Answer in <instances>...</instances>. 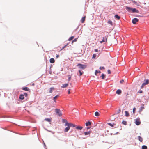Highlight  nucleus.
Instances as JSON below:
<instances>
[{
    "mask_svg": "<svg viewBox=\"0 0 149 149\" xmlns=\"http://www.w3.org/2000/svg\"><path fill=\"white\" fill-rule=\"evenodd\" d=\"M55 112L56 113V114L58 115L59 116H62V114L61 111L59 109H55Z\"/></svg>",
    "mask_w": 149,
    "mask_h": 149,
    "instance_id": "obj_1",
    "label": "nucleus"
},
{
    "mask_svg": "<svg viewBox=\"0 0 149 149\" xmlns=\"http://www.w3.org/2000/svg\"><path fill=\"white\" fill-rule=\"evenodd\" d=\"M77 66L79 67V68L84 69L86 67V65H83L79 63L77 65Z\"/></svg>",
    "mask_w": 149,
    "mask_h": 149,
    "instance_id": "obj_2",
    "label": "nucleus"
},
{
    "mask_svg": "<svg viewBox=\"0 0 149 149\" xmlns=\"http://www.w3.org/2000/svg\"><path fill=\"white\" fill-rule=\"evenodd\" d=\"M108 37V35H106L105 36L103 37V40L102 41H100V42L101 43H102L103 42H107V39Z\"/></svg>",
    "mask_w": 149,
    "mask_h": 149,
    "instance_id": "obj_3",
    "label": "nucleus"
},
{
    "mask_svg": "<svg viewBox=\"0 0 149 149\" xmlns=\"http://www.w3.org/2000/svg\"><path fill=\"white\" fill-rule=\"evenodd\" d=\"M149 84V80L148 79H147L145 80V82L143 83L141 87V88H142L143 87Z\"/></svg>",
    "mask_w": 149,
    "mask_h": 149,
    "instance_id": "obj_4",
    "label": "nucleus"
},
{
    "mask_svg": "<svg viewBox=\"0 0 149 149\" xmlns=\"http://www.w3.org/2000/svg\"><path fill=\"white\" fill-rule=\"evenodd\" d=\"M135 123L136 125H138L140 124L141 122L139 118H138L135 120Z\"/></svg>",
    "mask_w": 149,
    "mask_h": 149,
    "instance_id": "obj_5",
    "label": "nucleus"
},
{
    "mask_svg": "<svg viewBox=\"0 0 149 149\" xmlns=\"http://www.w3.org/2000/svg\"><path fill=\"white\" fill-rule=\"evenodd\" d=\"M138 21H139L138 19L137 18H134L132 19V23L134 24H136V22H138Z\"/></svg>",
    "mask_w": 149,
    "mask_h": 149,
    "instance_id": "obj_6",
    "label": "nucleus"
},
{
    "mask_svg": "<svg viewBox=\"0 0 149 149\" xmlns=\"http://www.w3.org/2000/svg\"><path fill=\"white\" fill-rule=\"evenodd\" d=\"M66 125H67V126H69L70 127H74L76 126V125H75L71 123H68V124H67Z\"/></svg>",
    "mask_w": 149,
    "mask_h": 149,
    "instance_id": "obj_7",
    "label": "nucleus"
},
{
    "mask_svg": "<svg viewBox=\"0 0 149 149\" xmlns=\"http://www.w3.org/2000/svg\"><path fill=\"white\" fill-rule=\"evenodd\" d=\"M132 8L127 6L126 7V9L129 12H130L132 11Z\"/></svg>",
    "mask_w": 149,
    "mask_h": 149,
    "instance_id": "obj_8",
    "label": "nucleus"
},
{
    "mask_svg": "<svg viewBox=\"0 0 149 149\" xmlns=\"http://www.w3.org/2000/svg\"><path fill=\"white\" fill-rule=\"evenodd\" d=\"M144 105H142L140 107V109L139 110V112L140 113L141 112L143 109H144Z\"/></svg>",
    "mask_w": 149,
    "mask_h": 149,
    "instance_id": "obj_9",
    "label": "nucleus"
},
{
    "mask_svg": "<svg viewBox=\"0 0 149 149\" xmlns=\"http://www.w3.org/2000/svg\"><path fill=\"white\" fill-rule=\"evenodd\" d=\"M62 122L63 123H65V126H66L67 125H66L68 124V123L67 120L65 119H62Z\"/></svg>",
    "mask_w": 149,
    "mask_h": 149,
    "instance_id": "obj_10",
    "label": "nucleus"
},
{
    "mask_svg": "<svg viewBox=\"0 0 149 149\" xmlns=\"http://www.w3.org/2000/svg\"><path fill=\"white\" fill-rule=\"evenodd\" d=\"M122 91L120 89H118L117 90L116 93L118 95H120Z\"/></svg>",
    "mask_w": 149,
    "mask_h": 149,
    "instance_id": "obj_11",
    "label": "nucleus"
},
{
    "mask_svg": "<svg viewBox=\"0 0 149 149\" xmlns=\"http://www.w3.org/2000/svg\"><path fill=\"white\" fill-rule=\"evenodd\" d=\"M68 86V84H65L62 85V86H61V87L62 88H65Z\"/></svg>",
    "mask_w": 149,
    "mask_h": 149,
    "instance_id": "obj_12",
    "label": "nucleus"
},
{
    "mask_svg": "<svg viewBox=\"0 0 149 149\" xmlns=\"http://www.w3.org/2000/svg\"><path fill=\"white\" fill-rule=\"evenodd\" d=\"M68 127H67L66 128H65L64 130V132H67L68 130H69L70 128V127H69V126H67Z\"/></svg>",
    "mask_w": 149,
    "mask_h": 149,
    "instance_id": "obj_13",
    "label": "nucleus"
},
{
    "mask_svg": "<svg viewBox=\"0 0 149 149\" xmlns=\"http://www.w3.org/2000/svg\"><path fill=\"white\" fill-rule=\"evenodd\" d=\"M91 123L90 121L86 122L85 123L86 125L87 126H88V125H91Z\"/></svg>",
    "mask_w": 149,
    "mask_h": 149,
    "instance_id": "obj_14",
    "label": "nucleus"
},
{
    "mask_svg": "<svg viewBox=\"0 0 149 149\" xmlns=\"http://www.w3.org/2000/svg\"><path fill=\"white\" fill-rule=\"evenodd\" d=\"M138 139L141 142H142L143 140V138L140 136H138Z\"/></svg>",
    "mask_w": 149,
    "mask_h": 149,
    "instance_id": "obj_15",
    "label": "nucleus"
},
{
    "mask_svg": "<svg viewBox=\"0 0 149 149\" xmlns=\"http://www.w3.org/2000/svg\"><path fill=\"white\" fill-rule=\"evenodd\" d=\"M19 98L21 100L24 99V95L23 94H20L19 96Z\"/></svg>",
    "mask_w": 149,
    "mask_h": 149,
    "instance_id": "obj_16",
    "label": "nucleus"
},
{
    "mask_svg": "<svg viewBox=\"0 0 149 149\" xmlns=\"http://www.w3.org/2000/svg\"><path fill=\"white\" fill-rule=\"evenodd\" d=\"M91 132L90 131H88L87 132H84V134L86 136L87 135H89L91 134Z\"/></svg>",
    "mask_w": 149,
    "mask_h": 149,
    "instance_id": "obj_17",
    "label": "nucleus"
},
{
    "mask_svg": "<svg viewBox=\"0 0 149 149\" xmlns=\"http://www.w3.org/2000/svg\"><path fill=\"white\" fill-rule=\"evenodd\" d=\"M132 11L133 13L136 12L138 13V10H136L135 8H132Z\"/></svg>",
    "mask_w": 149,
    "mask_h": 149,
    "instance_id": "obj_18",
    "label": "nucleus"
},
{
    "mask_svg": "<svg viewBox=\"0 0 149 149\" xmlns=\"http://www.w3.org/2000/svg\"><path fill=\"white\" fill-rule=\"evenodd\" d=\"M50 62L51 63H54L55 60L53 58H51L50 59Z\"/></svg>",
    "mask_w": 149,
    "mask_h": 149,
    "instance_id": "obj_19",
    "label": "nucleus"
},
{
    "mask_svg": "<svg viewBox=\"0 0 149 149\" xmlns=\"http://www.w3.org/2000/svg\"><path fill=\"white\" fill-rule=\"evenodd\" d=\"M54 90V87H51L50 88L49 91V93H52L53 91Z\"/></svg>",
    "mask_w": 149,
    "mask_h": 149,
    "instance_id": "obj_20",
    "label": "nucleus"
},
{
    "mask_svg": "<svg viewBox=\"0 0 149 149\" xmlns=\"http://www.w3.org/2000/svg\"><path fill=\"white\" fill-rule=\"evenodd\" d=\"M44 120H45L48 122H50L51 121V119L49 118H45Z\"/></svg>",
    "mask_w": 149,
    "mask_h": 149,
    "instance_id": "obj_21",
    "label": "nucleus"
},
{
    "mask_svg": "<svg viewBox=\"0 0 149 149\" xmlns=\"http://www.w3.org/2000/svg\"><path fill=\"white\" fill-rule=\"evenodd\" d=\"M22 89L26 91H28L29 90V88L27 87H24L22 88Z\"/></svg>",
    "mask_w": 149,
    "mask_h": 149,
    "instance_id": "obj_22",
    "label": "nucleus"
},
{
    "mask_svg": "<svg viewBox=\"0 0 149 149\" xmlns=\"http://www.w3.org/2000/svg\"><path fill=\"white\" fill-rule=\"evenodd\" d=\"M83 128V127L80 126H77L76 128L77 129L81 130Z\"/></svg>",
    "mask_w": 149,
    "mask_h": 149,
    "instance_id": "obj_23",
    "label": "nucleus"
},
{
    "mask_svg": "<svg viewBox=\"0 0 149 149\" xmlns=\"http://www.w3.org/2000/svg\"><path fill=\"white\" fill-rule=\"evenodd\" d=\"M58 96H59V95H56V96L55 97H54L53 99H54V101L55 102H56V100L58 97Z\"/></svg>",
    "mask_w": 149,
    "mask_h": 149,
    "instance_id": "obj_24",
    "label": "nucleus"
},
{
    "mask_svg": "<svg viewBox=\"0 0 149 149\" xmlns=\"http://www.w3.org/2000/svg\"><path fill=\"white\" fill-rule=\"evenodd\" d=\"M115 17L117 18L118 20L120 19V17L118 15H116L115 16Z\"/></svg>",
    "mask_w": 149,
    "mask_h": 149,
    "instance_id": "obj_25",
    "label": "nucleus"
},
{
    "mask_svg": "<svg viewBox=\"0 0 149 149\" xmlns=\"http://www.w3.org/2000/svg\"><path fill=\"white\" fill-rule=\"evenodd\" d=\"M85 17H83L81 20V22L82 23H83L84 22L85 20Z\"/></svg>",
    "mask_w": 149,
    "mask_h": 149,
    "instance_id": "obj_26",
    "label": "nucleus"
},
{
    "mask_svg": "<svg viewBox=\"0 0 149 149\" xmlns=\"http://www.w3.org/2000/svg\"><path fill=\"white\" fill-rule=\"evenodd\" d=\"M125 115L127 117H128L129 116V114L128 112L127 111H125Z\"/></svg>",
    "mask_w": 149,
    "mask_h": 149,
    "instance_id": "obj_27",
    "label": "nucleus"
},
{
    "mask_svg": "<svg viewBox=\"0 0 149 149\" xmlns=\"http://www.w3.org/2000/svg\"><path fill=\"white\" fill-rule=\"evenodd\" d=\"M147 147L145 145L142 146V149H147Z\"/></svg>",
    "mask_w": 149,
    "mask_h": 149,
    "instance_id": "obj_28",
    "label": "nucleus"
},
{
    "mask_svg": "<svg viewBox=\"0 0 149 149\" xmlns=\"http://www.w3.org/2000/svg\"><path fill=\"white\" fill-rule=\"evenodd\" d=\"M95 115L96 116H99V114L98 112H96L95 113Z\"/></svg>",
    "mask_w": 149,
    "mask_h": 149,
    "instance_id": "obj_29",
    "label": "nucleus"
},
{
    "mask_svg": "<svg viewBox=\"0 0 149 149\" xmlns=\"http://www.w3.org/2000/svg\"><path fill=\"white\" fill-rule=\"evenodd\" d=\"M105 75L104 74H102V75L101 76V77H102V79H104L105 78Z\"/></svg>",
    "mask_w": 149,
    "mask_h": 149,
    "instance_id": "obj_30",
    "label": "nucleus"
},
{
    "mask_svg": "<svg viewBox=\"0 0 149 149\" xmlns=\"http://www.w3.org/2000/svg\"><path fill=\"white\" fill-rule=\"evenodd\" d=\"M74 38V36H71L70 37L69 39H68L69 41H71Z\"/></svg>",
    "mask_w": 149,
    "mask_h": 149,
    "instance_id": "obj_31",
    "label": "nucleus"
},
{
    "mask_svg": "<svg viewBox=\"0 0 149 149\" xmlns=\"http://www.w3.org/2000/svg\"><path fill=\"white\" fill-rule=\"evenodd\" d=\"M108 124L110 126H111L112 127H113L115 125V124L114 123L111 124V123H108Z\"/></svg>",
    "mask_w": 149,
    "mask_h": 149,
    "instance_id": "obj_32",
    "label": "nucleus"
},
{
    "mask_svg": "<svg viewBox=\"0 0 149 149\" xmlns=\"http://www.w3.org/2000/svg\"><path fill=\"white\" fill-rule=\"evenodd\" d=\"M101 72L100 71H98L97 70H96L95 72V75H97V73H100Z\"/></svg>",
    "mask_w": 149,
    "mask_h": 149,
    "instance_id": "obj_33",
    "label": "nucleus"
},
{
    "mask_svg": "<svg viewBox=\"0 0 149 149\" xmlns=\"http://www.w3.org/2000/svg\"><path fill=\"white\" fill-rule=\"evenodd\" d=\"M107 23H108L111 25H112V22L111 20H109L108 21Z\"/></svg>",
    "mask_w": 149,
    "mask_h": 149,
    "instance_id": "obj_34",
    "label": "nucleus"
},
{
    "mask_svg": "<svg viewBox=\"0 0 149 149\" xmlns=\"http://www.w3.org/2000/svg\"><path fill=\"white\" fill-rule=\"evenodd\" d=\"M68 45V43H67L65 45L64 47H63L62 48L61 50V51L63 49L65 48L66 47H67Z\"/></svg>",
    "mask_w": 149,
    "mask_h": 149,
    "instance_id": "obj_35",
    "label": "nucleus"
},
{
    "mask_svg": "<svg viewBox=\"0 0 149 149\" xmlns=\"http://www.w3.org/2000/svg\"><path fill=\"white\" fill-rule=\"evenodd\" d=\"M68 76L69 77L68 79V81H69L71 79V76L70 75H69Z\"/></svg>",
    "mask_w": 149,
    "mask_h": 149,
    "instance_id": "obj_36",
    "label": "nucleus"
},
{
    "mask_svg": "<svg viewBox=\"0 0 149 149\" xmlns=\"http://www.w3.org/2000/svg\"><path fill=\"white\" fill-rule=\"evenodd\" d=\"M127 122L126 121H123L122 122V123L124 125H126L127 124Z\"/></svg>",
    "mask_w": 149,
    "mask_h": 149,
    "instance_id": "obj_37",
    "label": "nucleus"
},
{
    "mask_svg": "<svg viewBox=\"0 0 149 149\" xmlns=\"http://www.w3.org/2000/svg\"><path fill=\"white\" fill-rule=\"evenodd\" d=\"M79 74H80L79 76H81L82 74H83V72H81V71L80 70H79Z\"/></svg>",
    "mask_w": 149,
    "mask_h": 149,
    "instance_id": "obj_38",
    "label": "nucleus"
},
{
    "mask_svg": "<svg viewBox=\"0 0 149 149\" xmlns=\"http://www.w3.org/2000/svg\"><path fill=\"white\" fill-rule=\"evenodd\" d=\"M96 56V55L95 54H94L93 55L92 58H95Z\"/></svg>",
    "mask_w": 149,
    "mask_h": 149,
    "instance_id": "obj_39",
    "label": "nucleus"
},
{
    "mask_svg": "<svg viewBox=\"0 0 149 149\" xmlns=\"http://www.w3.org/2000/svg\"><path fill=\"white\" fill-rule=\"evenodd\" d=\"M132 2L134 3L135 4H136V5H138V3L137 2H135L134 1H132Z\"/></svg>",
    "mask_w": 149,
    "mask_h": 149,
    "instance_id": "obj_40",
    "label": "nucleus"
},
{
    "mask_svg": "<svg viewBox=\"0 0 149 149\" xmlns=\"http://www.w3.org/2000/svg\"><path fill=\"white\" fill-rule=\"evenodd\" d=\"M136 109L135 107H134L133 109V113L134 114L135 113V111Z\"/></svg>",
    "mask_w": 149,
    "mask_h": 149,
    "instance_id": "obj_41",
    "label": "nucleus"
},
{
    "mask_svg": "<svg viewBox=\"0 0 149 149\" xmlns=\"http://www.w3.org/2000/svg\"><path fill=\"white\" fill-rule=\"evenodd\" d=\"M78 38H75L73 40V42H76Z\"/></svg>",
    "mask_w": 149,
    "mask_h": 149,
    "instance_id": "obj_42",
    "label": "nucleus"
},
{
    "mask_svg": "<svg viewBox=\"0 0 149 149\" xmlns=\"http://www.w3.org/2000/svg\"><path fill=\"white\" fill-rule=\"evenodd\" d=\"M23 95H24V96L26 97H27L28 95V94L26 93H24Z\"/></svg>",
    "mask_w": 149,
    "mask_h": 149,
    "instance_id": "obj_43",
    "label": "nucleus"
},
{
    "mask_svg": "<svg viewBox=\"0 0 149 149\" xmlns=\"http://www.w3.org/2000/svg\"><path fill=\"white\" fill-rule=\"evenodd\" d=\"M99 69L100 70H101L102 69H105V68L104 67H100L99 68Z\"/></svg>",
    "mask_w": 149,
    "mask_h": 149,
    "instance_id": "obj_44",
    "label": "nucleus"
},
{
    "mask_svg": "<svg viewBox=\"0 0 149 149\" xmlns=\"http://www.w3.org/2000/svg\"><path fill=\"white\" fill-rule=\"evenodd\" d=\"M108 73L109 74H110L111 73V72L109 70H107Z\"/></svg>",
    "mask_w": 149,
    "mask_h": 149,
    "instance_id": "obj_45",
    "label": "nucleus"
},
{
    "mask_svg": "<svg viewBox=\"0 0 149 149\" xmlns=\"http://www.w3.org/2000/svg\"><path fill=\"white\" fill-rule=\"evenodd\" d=\"M70 89H69L68 90V94H70Z\"/></svg>",
    "mask_w": 149,
    "mask_h": 149,
    "instance_id": "obj_46",
    "label": "nucleus"
},
{
    "mask_svg": "<svg viewBox=\"0 0 149 149\" xmlns=\"http://www.w3.org/2000/svg\"><path fill=\"white\" fill-rule=\"evenodd\" d=\"M124 80H122L120 81V83H122L124 82Z\"/></svg>",
    "mask_w": 149,
    "mask_h": 149,
    "instance_id": "obj_47",
    "label": "nucleus"
},
{
    "mask_svg": "<svg viewBox=\"0 0 149 149\" xmlns=\"http://www.w3.org/2000/svg\"><path fill=\"white\" fill-rule=\"evenodd\" d=\"M139 92L140 93H143V91L142 90L139 91Z\"/></svg>",
    "mask_w": 149,
    "mask_h": 149,
    "instance_id": "obj_48",
    "label": "nucleus"
},
{
    "mask_svg": "<svg viewBox=\"0 0 149 149\" xmlns=\"http://www.w3.org/2000/svg\"><path fill=\"white\" fill-rule=\"evenodd\" d=\"M95 52H98V50L97 49H95Z\"/></svg>",
    "mask_w": 149,
    "mask_h": 149,
    "instance_id": "obj_49",
    "label": "nucleus"
},
{
    "mask_svg": "<svg viewBox=\"0 0 149 149\" xmlns=\"http://www.w3.org/2000/svg\"><path fill=\"white\" fill-rule=\"evenodd\" d=\"M59 57V55H56V57L57 58H58Z\"/></svg>",
    "mask_w": 149,
    "mask_h": 149,
    "instance_id": "obj_50",
    "label": "nucleus"
},
{
    "mask_svg": "<svg viewBox=\"0 0 149 149\" xmlns=\"http://www.w3.org/2000/svg\"><path fill=\"white\" fill-rule=\"evenodd\" d=\"M121 111V110L120 109H119L118 111V113H119Z\"/></svg>",
    "mask_w": 149,
    "mask_h": 149,
    "instance_id": "obj_51",
    "label": "nucleus"
},
{
    "mask_svg": "<svg viewBox=\"0 0 149 149\" xmlns=\"http://www.w3.org/2000/svg\"><path fill=\"white\" fill-rule=\"evenodd\" d=\"M34 85H35V84H34V83H33V84H32V86H34Z\"/></svg>",
    "mask_w": 149,
    "mask_h": 149,
    "instance_id": "obj_52",
    "label": "nucleus"
},
{
    "mask_svg": "<svg viewBox=\"0 0 149 149\" xmlns=\"http://www.w3.org/2000/svg\"><path fill=\"white\" fill-rule=\"evenodd\" d=\"M90 128V127H87V129H89Z\"/></svg>",
    "mask_w": 149,
    "mask_h": 149,
    "instance_id": "obj_53",
    "label": "nucleus"
},
{
    "mask_svg": "<svg viewBox=\"0 0 149 149\" xmlns=\"http://www.w3.org/2000/svg\"><path fill=\"white\" fill-rule=\"evenodd\" d=\"M73 42H73V40H72V43H73Z\"/></svg>",
    "mask_w": 149,
    "mask_h": 149,
    "instance_id": "obj_54",
    "label": "nucleus"
}]
</instances>
